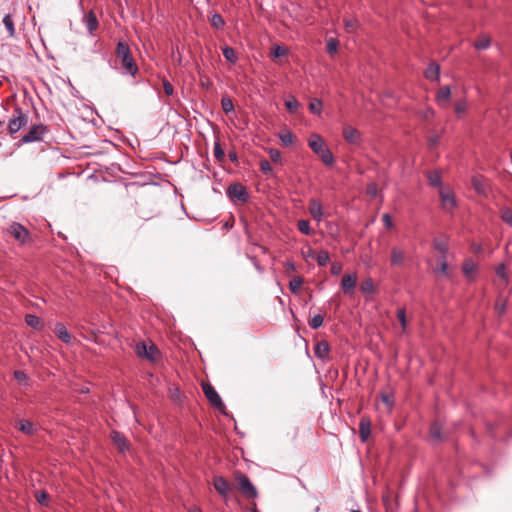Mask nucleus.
I'll list each match as a JSON object with an SVG mask.
<instances>
[{
  "label": "nucleus",
  "instance_id": "nucleus-1",
  "mask_svg": "<svg viewBox=\"0 0 512 512\" xmlns=\"http://www.w3.org/2000/svg\"><path fill=\"white\" fill-rule=\"evenodd\" d=\"M116 55L120 59L125 73L135 76L138 72V67L131 56L129 46L124 42H119L116 47Z\"/></svg>",
  "mask_w": 512,
  "mask_h": 512
},
{
  "label": "nucleus",
  "instance_id": "nucleus-2",
  "mask_svg": "<svg viewBox=\"0 0 512 512\" xmlns=\"http://www.w3.org/2000/svg\"><path fill=\"white\" fill-rule=\"evenodd\" d=\"M311 150L320 157L325 165H332L334 163V156L329 148L324 143V140L317 134H313L308 142Z\"/></svg>",
  "mask_w": 512,
  "mask_h": 512
},
{
  "label": "nucleus",
  "instance_id": "nucleus-3",
  "mask_svg": "<svg viewBox=\"0 0 512 512\" xmlns=\"http://www.w3.org/2000/svg\"><path fill=\"white\" fill-rule=\"evenodd\" d=\"M28 123V115L19 107L14 109L13 115L8 122V133L14 136L21 128Z\"/></svg>",
  "mask_w": 512,
  "mask_h": 512
},
{
  "label": "nucleus",
  "instance_id": "nucleus-4",
  "mask_svg": "<svg viewBox=\"0 0 512 512\" xmlns=\"http://www.w3.org/2000/svg\"><path fill=\"white\" fill-rule=\"evenodd\" d=\"M238 486L237 489L247 498L254 499L258 496L256 487L252 484L247 475L238 473L235 476Z\"/></svg>",
  "mask_w": 512,
  "mask_h": 512
},
{
  "label": "nucleus",
  "instance_id": "nucleus-5",
  "mask_svg": "<svg viewBox=\"0 0 512 512\" xmlns=\"http://www.w3.org/2000/svg\"><path fill=\"white\" fill-rule=\"evenodd\" d=\"M7 232L22 245L31 241L28 229L18 222H12L9 225Z\"/></svg>",
  "mask_w": 512,
  "mask_h": 512
},
{
  "label": "nucleus",
  "instance_id": "nucleus-6",
  "mask_svg": "<svg viewBox=\"0 0 512 512\" xmlns=\"http://www.w3.org/2000/svg\"><path fill=\"white\" fill-rule=\"evenodd\" d=\"M47 132V128L43 124H34L30 127L29 131L23 135L21 141L23 143H33L41 141Z\"/></svg>",
  "mask_w": 512,
  "mask_h": 512
},
{
  "label": "nucleus",
  "instance_id": "nucleus-7",
  "mask_svg": "<svg viewBox=\"0 0 512 512\" xmlns=\"http://www.w3.org/2000/svg\"><path fill=\"white\" fill-rule=\"evenodd\" d=\"M202 388H203V392H204L206 398L208 399V401L210 402V404L212 406H214L215 408H217L219 410H223L225 408V405H224L220 395L218 394V392L215 390V388L212 385L203 384Z\"/></svg>",
  "mask_w": 512,
  "mask_h": 512
},
{
  "label": "nucleus",
  "instance_id": "nucleus-8",
  "mask_svg": "<svg viewBox=\"0 0 512 512\" xmlns=\"http://www.w3.org/2000/svg\"><path fill=\"white\" fill-rule=\"evenodd\" d=\"M439 195L441 200V208L447 213H452V211L457 206L455 195L443 188L439 190Z\"/></svg>",
  "mask_w": 512,
  "mask_h": 512
},
{
  "label": "nucleus",
  "instance_id": "nucleus-9",
  "mask_svg": "<svg viewBox=\"0 0 512 512\" xmlns=\"http://www.w3.org/2000/svg\"><path fill=\"white\" fill-rule=\"evenodd\" d=\"M227 195L231 199H237L241 202H246L248 200V193L246 188L239 183H232L227 188Z\"/></svg>",
  "mask_w": 512,
  "mask_h": 512
},
{
  "label": "nucleus",
  "instance_id": "nucleus-10",
  "mask_svg": "<svg viewBox=\"0 0 512 512\" xmlns=\"http://www.w3.org/2000/svg\"><path fill=\"white\" fill-rule=\"evenodd\" d=\"M213 486L217 493L225 500L228 499L231 486L223 476H214Z\"/></svg>",
  "mask_w": 512,
  "mask_h": 512
},
{
  "label": "nucleus",
  "instance_id": "nucleus-11",
  "mask_svg": "<svg viewBox=\"0 0 512 512\" xmlns=\"http://www.w3.org/2000/svg\"><path fill=\"white\" fill-rule=\"evenodd\" d=\"M83 23L90 36H94V32L98 29L99 22L94 11L90 10L83 16Z\"/></svg>",
  "mask_w": 512,
  "mask_h": 512
},
{
  "label": "nucleus",
  "instance_id": "nucleus-12",
  "mask_svg": "<svg viewBox=\"0 0 512 512\" xmlns=\"http://www.w3.org/2000/svg\"><path fill=\"white\" fill-rule=\"evenodd\" d=\"M472 186L477 194L487 196L489 192L488 180L481 176L472 178Z\"/></svg>",
  "mask_w": 512,
  "mask_h": 512
},
{
  "label": "nucleus",
  "instance_id": "nucleus-13",
  "mask_svg": "<svg viewBox=\"0 0 512 512\" xmlns=\"http://www.w3.org/2000/svg\"><path fill=\"white\" fill-rule=\"evenodd\" d=\"M157 348L154 344L150 345V346H147L144 342L143 343H139L137 344L136 346V353L139 357L141 358H146L148 360H151L153 361L154 360V356H153V353L154 352H157Z\"/></svg>",
  "mask_w": 512,
  "mask_h": 512
},
{
  "label": "nucleus",
  "instance_id": "nucleus-14",
  "mask_svg": "<svg viewBox=\"0 0 512 512\" xmlns=\"http://www.w3.org/2000/svg\"><path fill=\"white\" fill-rule=\"evenodd\" d=\"M356 273L345 274L341 281V288L345 294H351L356 286Z\"/></svg>",
  "mask_w": 512,
  "mask_h": 512
},
{
  "label": "nucleus",
  "instance_id": "nucleus-15",
  "mask_svg": "<svg viewBox=\"0 0 512 512\" xmlns=\"http://www.w3.org/2000/svg\"><path fill=\"white\" fill-rule=\"evenodd\" d=\"M405 259L406 253L403 249L396 246L391 248L390 263L392 266L399 267L404 265Z\"/></svg>",
  "mask_w": 512,
  "mask_h": 512
},
{
  "label": "nucleus",
  "instance_id": "nucleus-16",
  "mask_svg": "<svg viewBox=\"0 0 512 512\" xmlns=\"http://www.w3.org/2000/svg\"><path fill=\"white\" fill-rule=\"evenodd\" d=\"M309 213L313 217L314 220L320 222L323 218V209L321 203L316 199H311L309 201Z\"/></svg>",
  "mask_w": 512,
  "mask_h": 512
},
{
  "label": "nucleus",
  "instance_id": "nucleus-17",
  "mask_svg": "<svg viewBox=\"0 0 512 512\" xmlns=\"http://www.w3.org/2000/svg\"><path fill=\"white\" fill-rule=\"evenodd\" d=\"M111 438L114 445L121 453H124L126 450H128V441L123 434L117 431H112Z\"/></svg>",
  "mask_w": 512,
  "mask_h": 512
},
{
  "label": "nucleus",
  "instance_id": "nucleus-18",
  "mask_svg": "<svg viewBox=\"0 0 512 512\" xmlns=\"http://www.w3.org/2000/svg\"><path fill=\"white\" fill-rule=\"evenodd\" d=\"M330 351V347L327 341H319L314 347V354L321 360H326Z\"/></svg>",
  "mask_w": 512,
  "mask_h": 512
},
{
  "label": "nucleus",
  "instance_id": "nucleus-19",
  "mask_svg": "<svg viewBox=\"0 0 512 512\" xmlns=\"http://www.w3.org/2000/svg\"><path fill=\"white\" fill-rule=\"evenodd\" d=\"M54 333L64 343L69 344L71 342V335L63 323H56Z\"/></svg>",
  "mask_w": 512,
  "mask_h": 512
},
{
  "label": "nucleus",
  "instance_id": "nucleus-20",
  "mask_svg": "<svg viewBox=\"0 0 512 512\" xmlns=\"http://www.w3.org/2000/svg\"><path fill=\"white\" fill-rule=\"evenodd\" d=\"M343 137L347 142L356 144L360 138V132L356 128L347 126L343 130Z\"/></svg>",
  "mask_w": 512,
  "mask_h": 512
},
{
  "label": "nucleus",
  "instance_id": "nucleus-21",
  "mask_svg": "<svg viewBox=\"0 0 512 512\" xmlns=\"http://www.w3.org/2000/svg\"><path fill=\"white\" fill-rule=\"evenodd\" d=\"M425 77L430 81H439L440 78V67L435 62L428 65L424 72Z\"/></svg>",
  "mask_w": 512,
  "mask_h": 512
},
{
  "label": "nucleus",
  "instance_id": "nucleus-22",
  "mask_svg": "<svg viewBox=\"0 0 512 512\" xmlns=\"http://www.w3.org/2000/svg\"><path fill=\"white\" fill-rule=\"evenodd\" d=\"M451 96V90L449 86L441 87L436 95V101L438 105L445 106V104L449 101Z\"/></svg>",
  "mask_w": 512,
  "mask_h": 512
},
{
  "label": "nucleus",
  "instance_id": "nucleus-23",
  "mask_svg": "<svg viewBox=\"0 0 512 512\" xmlns=\"http://www.w3.org/2000/svg\"><path fill=\"white\" fill-rule=\"evenodd\" d=\"M25 322L28 326L36 330H41L44 327L42 320L34 314H27L25 316Z\"/></svg>",
  "mask_w": 512,
  "mask_h": 512
},
{
  "label": "nucleus",
  "instance_id": "nucleus-24",
  "mask_svg": "<svg viewBox=\"0 0 512 512\" xmlns=\"http://www.w3.org/2000/svg\"><path fill=\"white\" fill-rule=\"evenodd\" d=\"M359 434L362 442L367 441L370 435V421L366 419H361L359 423Z\"/></svg>",
  "mask_w": 512,
  "mask_h": 512
},
{
  "label": "nucleus",
  "instance_id": "nucleus-25",
  "mask_svg": "<svg viewBox=\"0 0 512 512\" xmlns=\"http://www.w3.org/2000/svg\"><path fill=\"white\" fill-rule=\"evenodd\" d=\"M18 428L22 433L26 435H33L35 432L33 423L26 419L19 420Z\"/></svg>",
  "mask_w": 512,
  "mask_h": 512
},
{
  "label": "nucleus",
  "instance_id": "nucleus-26",
  "mask_svg": "<svg viewBox=\"0 0 512 512\" xmlns=\"http://www.w3.org/2000/svg\"><path fill=\"white\" fill-rule=\"evenodd\" d=\"M222 53L227 62L235 64L238 61L237 53L232 47L225 46Z\"/></svg>",
  "mask_w": 512,
  "mask_h": 512
},
{
  "label": "nucleus",
  "instance_id": "nucleus-27",
  "mask_svg": "<svg viewBox=\"0 0 512 512\" xmlns=\"http://www.w3.org/2000/svg\"><path fill=\"white\" fill-rule=\"evenodd\" d=\"M360 290L364 295H371L375 291L374 282L372 278H366L360 285Z\"/></svg>",
  "mask_w": 512,
  "mask_h": 512
},
{
  "label": "nucleus",
  "instance_id": "nucleus-28",
  "mask_svg": "<svg viewBox=\"0 0 512 512\" xmlns=\"http://www.w3.org/2000/svg\"><path fill=\"white\" fill-rule=\"evenodd\" d=\"M210 24L214 29L220 30L225 26V21L219 13H214L210 16Z\"/></svg>",
  "mask_w": 512,
  "mask_h": 512
},
{
  "label": "nucleus",
  "instance_id": "nucleus-29",
  "mask_svg": "<svg viewBox=\"0 0 512 512\" xmlns=\"http://www.w3.org/2000/svg\"><path fill=\"white\" fill-rule=\"evenodd\" d=\"M429 184L432 187L442 188V182L440 174L437 171H430L427 175Z\"/></svg>",
  "mask_w": 512,
  "mask_h": 512
},
{
  "label": "nucleus",
  "instance_id": "nucleus-30",
  "mask_svg": "<svg viewBox=\"0 0 512 512\" xmlns=\"http://www.w3.org/2000/svg\"><path fill=\"white\" fill-rule=\"evenodd\" d=\"M3 24L9 34L10 37H14L15 36V25H14V21L12 19V16L10 14H6L4 17H3Z\"/></svg>",
  "mask_w": 512,
  "mask_h": 512
},
{
  "label": "nucleus",
  "instance_id": "nucleus-31",
  "mask_svg": "<svg viewBox=\"0 0 512 512\" xmlns=\"http://www.w3.org/2000/svg\"><path fill=\"white\" fill-rule=\"evenodd\" d=\"M442 427L439 422H434L430 427V436L433 440L441 441L443 439L441 433Z\"/></svg>",
  "mask_w": 512,
  "mask_h": 512
},
{
  "label": "nucleus",
  "instance_id": "nucleus-32",
  "mask_svg": "<svg viewBox=\"0 0 512 512\" xmlns=\"http://www.w3.org/2000/svg\"><path fill=\"white\" fill-rule=\"evenodd\" d=\"M433 247L440 254H448V244L445 240L434 239Z\"/></svg>",
  "mask_w": 512,
  "mask_h": 512
},
{
  "label": "nucleus",
  "instance_id": "nucleus-33",
  "mask_svg": "<svg viewBox=\"0 0 512 512\" xmlns=\"http://www.w3.org/2000/svg\"><path fill=\"white\" fill-rule=\"evenodd\" d=\"M279 139L285 146H291L294 143L295 136L292 132L286 130L279 134Z\"/></svg>",
  "mask_w": 512,
  "mask_h": 512
},
{
  "label": "nucleus",
  "instance_id": "nucleus-34",
  "mask_svg": "<svg viewBox=\"0 0 512 512\" xmlns=\"http://www.w3.org/2000/svg\"><path fill=\"white\" fill-rule=\"evenodd\" d=\"M302 284L303 278L300 276H296L289 282V289L291 290L292 293L298 294Z\"/></svg>",
  "mask_w": 512,
  "mask_h": 512
},
{
  "label": "nucleus",
  "instance_id": "nucleus-35",
  "mask_svg": "<svg viewBox=\"0 0 512 512\" xmlns=\"http://www.w3.org/2000/svg\"><path fill=\"white\" fill-rule=\"evenodd\" d=\"M315 259L319 266L324 267L327 265V263L330 259V256L326 250H321L316 254Z\"/></svg>",
  "mask_w": 512,
  "mask_h": 512
},
{
  "label": "nucleus",
  "instance_id": "nucleus-36",
  "mask_svg": "<svg viewBox=\"0 0 512 512\" xmlns=\"http://www.w3.org/2000/svg\"><path fill=\"white\" fill-rule=\"evenodd\" d=\"M221 107H222L223 111L226 114L231 113V112L234 111L233 101L228 96L222 97V99H221Z\"/></svg>",
  "mask_w": 512,
  "mask_h": 512
},
{
  "label": "nucleus",
  "instance_id": "nucleus-37",
  "mask_svg": "<svg viewBox=\"0 0 512 512\" xmlns=\"http://www.w3.org/2000/svg\"><path fill=\"white\" fill-rule=\"evenodd\" d=\"M309 110L313 114L320 115L322 111V101L317 98H314L309 103Z\"/></svg>",
  "mask_w": 512,
  "mask_h": 512
},
{
  "label": "nucleus",
  "instance_id": "nucleus-38",
  "mask_svg": "<svg viewBox=\"0 0 512 512\" xmlns=\"http://www.w3.org/2000/svg\"><path fill=\"white\" fill-rule=\"evenodd\" d=\"M490 40L487 36H480L474 43V47L478 50H485L489 47Z\"/></svg>",
  "mask_w": 512,
  "mask_h": 512
},
{
  "label": "nucleus",
  "instance_id": "nucleus-39",
  "mask_svg": "<svg viewBox=\"0 0 512 512\" xmlns=\"http://www.w3.org/2000/svg\"><path fill=\"white\" fill-rule=\"evenodd\" d=\"M297 227L299 231L304 235H310L312 233L310 222L308 220H299L297 223Z\"/></svg>",
  "mask_w": 512,
  "mask_h": 512
},
{
  "label": "nucleus",
  "instance_id": "nucleus-40",
  "mask_svg": "<svg viewBox=\"0 0 512 512\" xmlns=\"http://www.w3.org/2000/svg\"><path fill=\"white\" fill-rule=\"evenodd\" d=\"M323 316L321 314L314 315L308 322L311 329H318L323 324Z\"/></svg>",
  "mask_w": 512,
  "mask_h": 512
},
{
  "label": "nucleus",
  "instance_id": "nucleus-41",
  "mask_svg": "<svg viewBox=\"0 0 512 512\" xmlns=\"http://www.w3.org/2000/svg\"><path fill=\"white\" fill-rule=\"evenodd\" d=\"M338 45H339V42L337 39H335V38L327 39V45H326L327 52L330 55L335 54L337 52Z\"/></svg>",
  "mask_w": 512,
  "mask_h": 512
},
{
  "label": "nucleus",
  "instance_id": "nucleus-42",
  "mask_svg": "<svg viewBox=\"0 0 512 512\" xmlns=\"http://www.w3.org/2000/svg\"><path fill=\"white\" fill-rule=\"evenodd\" d=\"M285 106L291 113H295L299 107V102L296 98L291 97L285 101Z\"/></svg>",
  "mask_w": 512,
  "mask_h": 512
},
{
  "label": "nucleus",
  "instance_id": "nucleus-43",
  "mask_svg": "<svg viewBox=\"0 0 512 512\" xmlns=\"http://www.w3.org/2000/svg\"><path fill=\"white\" fill-rule=\"evenodd\" d=\"M496 275L500 277L502 280L505 281V283H508V276L506 273V266L505 264L501 263L496 267Z\"/></svg>",
  "mask_w": 512,
  "mask_h": 512
},
{
  "label": "nucleus",
  "instance_id": "nucleus-44",
  "mask_svg": "<svg viewBox=\"0 0 512 512\" xmlns=\"http://www.w3.org/2000/svg\"><path fill=\"white\" fill-rule=\"evenodd\" d=\"M476 266L472 260H466L463 264L462 270L464 275L468 276L470 273L474 272Z\"/></svg>",
  "mask_w": 512,
  "mask_h": 512
},
{
  "label": "nucleus",
  "instance_id": "nucleus-45",
  "mask_svg": "<svg viewBox=\"0 0 512 512\" xmlns=\"http://www.w3.org/2000/svg\"><path fill=\"white\" fill-rule=\"evenodd\" d=\"M358 25V21L356 19H345L344 26L348 33H352L355 31Z\"/></svg>",
  "mask_w": 512,
  "mask_h": 512
},
{
  "label": "nucleus",
  "instance_id": "nucleus-46",
  "mask_svg": "<svg viewBox=\"0 0 512 512\" xmlns=\"http://www.w3.org/2000/svg\"><path fill=\"white\" fill-rule=\"evenodd\" d=\"M268 154H269L270 159L273 162H275V163L281 162V153L279 150H277L275 148H270L268 150Z\"/></svg>",
  "mask_w": 512,
  "mask_h": 512
},
{
  "label": "nucleus",
  "instance_id": "nucleus-47",
  "mask_svg": "<svg viewBox=\"0 0 512 512\" xmlns=\"http://www.w3.org/2000/svg\"><path fill=\"white\" fill-rule=\"evenodd\" d=\"M49 498V495L45 491H40L36 493V499L39 504L43 506H48L47 500Z\"/></svg>",
  "mask_w": 512,
  "mask_h": 512
},
{
  "label": "nucleus",
  "instance_id": "nucleus-48",
  "mask_svg": "<svg viewBox=\"0 0 512 512\" xmlns=\"http://www.w3.org/2000/svg\"><path fill=\"white\" fill-rule=\"evenodd\" d=\"M214 156L218 160H223L225 157L224 150L222 149L220 143L218 142L214 144Z\"/></svg>",
  "mask_w": 512,
  "mask_h": 512
},
{
  "label": "nucleus",
  "instance_id": "nucleus-49",
  "mask_svg": "<svg viewBox=\"0 0 512 512\" xmlns=\"http://www.w3.org/2000/svg\"><path fill=\"white\" fill-rule=\"evenodd\" d=\"M286 53L287 49L282 46L276 45L272 48V54L275 58H280L284 56Z\"/></svg>",
  "mask_w": 512,
  "mask_h": 512
},
{
  "label": "nucleus",
  "instance_id": "nucleus-50",
  "mask_svg": "<svg viewBox=\"0 0 512 512\" xmlns=\"http://www.w3.org/2000/svg\"><path fill=\"white\" fill-rule=\"evenodd\" d=\"M501 218L507 224L512 225V210L509 208H505L502 211Z\"/></svg>",
  "mask_w": 512,
  "mask_h": 512
},
{
  "label": "nucleus",
  "instance_id": "nucleus-51",
  "mask_svg": "<svg viewBox=\"0 0 512 512\" xmlns=\"http://www.w3.org/2000/svg\"><path fill=\"white\" fill-rule=\"evenodd\" d=\"M260 170L266 175L272 173V166H271L270 162L268 160H261L260 161Z\"/></svg>",
  "mask_w": 512,
  "mask_h": 512
},
{
  "label": "nucleus",
  "instance_id": "nucleus-52",
  "mask_svg": "<svg viewBox=\"0 0 512 512\" xmlns=\"http://www.w3.org/2000/svg\"><path fill=\"white\" fill-rule=\"evenodd\" d=\"M438 265L439 267L437 268V273H440L446 277H449V272H448V265H447V262L446 261H440L438 262Z\"/></svg>",
  "mask_w": 512,
  "mask_h": 512
},
{
  "label": "nucleus",
  "instance_id": "nucleus-53",
  "mask_svg": "<svg viewBox=\"0 0 512 512\" xmlns=\"http://www.w3.org/2000/svg\"><path fill=\"white\" fill-rule=\"evenodd\" d=\"M397 318H398L399 322L401 323L403 330H405L406 325H407L405 309L398 310Z\"/></svg>",
  "mask_w": 512,
  "mask_h": 512
},
{
  "label": "nucleus",
  "instance_id": "nucleus-54",
  "mask_svg": "<svg viewBox=\"0 0 512 512\" xmlns=\"http://www.w3.org/2000/svg\"><path fill=\"white\" fill-rule=\"evenodd\" d=\"M163 90H164V93L167 95V96H171L174 92V89H173V86L171 85V83L167 80H164L163 81Z\"/></svg>",
  "mask_w": 512,
  "mask_h": 512
},
{
  "label": "nucleus",
  "instance_id": "nucleus-55",
  "mask_svg": "<svg viewBox=\"0 0 512 512\" xmlns=\"http://www.w3.org/2000/svg\"><path fill=\"white\" fill-rule=\"evenodd\" d=\"M342 271L341 263L335 262L331 265V273L333 275H339Z\"/></svg>",
  "mask_w": 512,
  "mask_h": 512
},
{
  "label": "nucleus",
  "instance_id": "nucleus-56",
  "mask_svg": "<svg viewBox=\"0 0 512 512\" xmlns=\"http://www.w3.org/2000/svg\"><path fill=\"white\" fill-rule=\"evenodd\" d=\"M466 110V103L464 101L458 102L455 106V111L458 115L464 113Z\"/></svg>",
  "mask_w": 512,
  "mask_h": 512
},
{
  "label": "nucleus",
  "instance_id": "nucleus-57",
  "mask_svg": "<svg viewBox=\"0 0 512 512\" xmlns=\"http://www.w3.org/2000/svg\"><path fill=\"white\" fill-rule=\"evenodd\" d=\"M383 223L387 228H391L393 226L392 218L389 214H384L382 217Z\"/></svg>",
  "mask_w": 512,
  "mask_h": 512
},
{
  "label": "nucleus",
  "instance_id": "nucleus-58",
  "mask_svg": "<svg viewBox=\"0 0 512 512\" xmlns=\"http://www.w3.org/2000/svg\"><path fill=\"white\" fill-rule=\"evenodd\" d=\"M14 377H15V379H17L20 382L27 379V376H26L25 372H23L21 370H16L14 372Z\"/></svg>",
  "mask_w": 512,
  "mask_h": 512
},
{
  "label": "nucleus",
  "instance_id": "nucleus-59",
  "mask_svg": "<svg viewBox=\"0 0 512 512\" xmlns=\"http://www.w3.org/2000/svg\"><path fill=\"white\" fill-rule=\"evenodd\" d=\"M434 116V110L431 108H427L423 111L422 117L426 120L432 118Z\"/></svg>",
  "mask_w": 512,
  "mask_h": 512
},
{
  "label": "nucleus",
  "instance_id": "nucleus-60",
  "mask_svg": "<svg viewBox=\"0 0 512 512\" xmlns=\"http://www.w3.org/2000/svg\"><path fill=\"white\" fill-rule=\"evenodd\" d=\"M438 142H439V136H438V135H436V136H431V137L429 138V144H430V146H436V145L438 144Z\"/></svg>",
  "mask_w": 512,
  "mask_h": 512
},
{
  "label": "nucleus",
  "instance_id": "nucleus-61",
  "mask_svg": "<svg viewBox=\"0 0 512 512\" xmlns=\"http://www.w3.org/2000/svg\"><path fill=\"white\" fill-rule=\"evenodd\" d=\"M285 268L287 271H295L296 269L295 264L291 261L285 263Z\"/></svg>",
  "mask_w": 512,
  "mask_h": 512
},
{
  "label": "nucleus",
  "instance_id": "nucleus-62",
  "mask_svg": "<svg viewBox=\"0 0 512 512\" xmlns=\"http://www.w3.org/2000/svg\"><path fill=\"white\" fill-rule=\"evenodd\" d=\"M496 309L498 310V312L500 314L503 313L505 311V309H506L505 303H502V304L497 303L496 304Z\"/></svg>",
  "mask_w": 512,
  "mask_h": 512
},
{
  "label": "nucleus",
  "instance_id": "nucleus-63",
  "mask_svg": "<svg viewBox=\"0 0 512 512\" xmlns=\"http://www.w3.org/2000/svg\"><path fill=\"white\" fill-rule=\"evenodd\" d=\"M316 254L314 252V250L312 249H309L305 255L306 258H315Z\"/></svg>",
  "mask_w": 512,
  "mask_h": 512
},
{
  "label": "nucleus",
  "instance_id": "nucleus-64",
  "mask_svg": "<svg viewBox=\"0 0 512 512\" xmlns=\"http://www.w3.org/2000/svg\"><path fill=\"white\" fill-rule=\"evenodd\" d=\"M382 401L387 405H392V402L390 401V398L388 395H382Z\"/></svg>",
  "mask_w": 512,
  "mask_h": 512
}]
</instances>
